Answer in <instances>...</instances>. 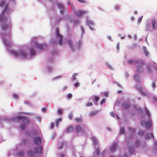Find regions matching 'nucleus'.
I'll use <instances>...</instances> for the list:
<instances>
[{
  "instance_id": "nucleus-1",
  "label": "nucleus",
  "mask_w": 157,
  "mask_h": 157,
  "mask_svg": "<svg viewBox=\"0 0 157 157\" xmlns=\"http://www.w3.org/2000/svg\"><path fill=\"white\" fill-rule=\"evenodd\" d=\"M16 118L18 120H23L24 124L22 125L21 126V128L22 130H24L25 128V125L28 124L30 122L29 120L25 119V117H24L19 116L17 117Z\"/></svg>"
},
{
  "instance_id": "nucleus-2",
  "label": "nucleus",
  "mask_w": 157,
  "mask_h": 157,
  "mask_svg": "<svg viewBox=\"0 0 157 157\" xmlns=\"http://www.w3.org/2000/svg\"><path fill=\"white\" fill-rule=\"evenodd\" d=\"M128 62L129 64L131 65H135L137 63H138L140 64L141 65L143 66L145 64V63L143 60L139 59L133 60L131 59L128 61Z\"/></svg>"
},
{
  "instance_id": "nucleus-3",
  "label": "nucleus",
  "mask_w": 157,
  "mask_h": 157,
  "mask_svg": "<svg viewBox=\"0 0 157 157\" xmlns=\"http://www.w3.org/2000/svg\"><path fill=\"white\" fill-rule=\"evenodd\" d=\"M87 13V11L79 10L75 11V14L76 16L80 17Z\"/></svg>"
},
{
  "instance_id": "nucleus-4",
  "label": "nucleus",
  "mask_w": 157,
  "mask_h": 157,
  "mask_svg": "<svg viewBox=\"0 0 157 157\" xmlns=\"http://www.w3.org/2000/svg\"><path fill=\"white\" fill-rule=\"evenodd\" d=\"M34 46L36 48L40 50H42L46 47V46L44 44H40L36 42L35 43Z\"/></svg>"
},
{
  "instance_id": "nucleus-5",
  "label": "nucleus",
  "mask_w": 157,
  "mask_h": 157,
  "mask_svg": "<svg viewBox=\"0 0 157 157\" xmlns=\"http://www.w3.org/2000/svg\"><path fill=\"white\" fill-rule=\"evenodd\" d=\"M34 142L36 145L40 144L42 142L41 139L40 137H36L34 138Z\"/></svg>"
},
{
  "instance_id": "nucleus-6",
  "label": "nucleus",
  "mask_w": 157,
  "mask_h": 157,
  "mask_svg": "<svg viewBox=\"0 0 157 157\" xmlns=\"http://www.w3.org/2000/svg\"><path fill=\"white\" fill-rule=\"evenodd\" d=\"M141 124L143 126H146L147 128H149L151 127V124L150 122H146L145 121H142L141 122Z\"/></svg>"
},
{
  "instance_id": "nucleus-7",
  "label": "nucleus",
  "mask_w": 157,
  "mask_h": 157,
  "mask_svg": "<svg viewBox=\"0 0 157 157\" xmlns=\"http://www.w3.org/2000/svg\"><path fill=\"white\" fill-rule=\"evenodd\" d=\"M139 65L137 66L136 67V70L137 72L139 73H141L144 71V68L143 67V66L144 65H141L140 64Z\"/></svg>"
},
{
  "instance_id": "nucleus-8",
  "label": "nucleus",
  "mask_w": 157,
  "mask_h": 157,
  "mask_svg": "<svg viewBox=\"0 0 157 157\" xmlns=\"http://www.w3.org/2000/svg\"><path fill=\"white\" fill-rule=\"evenodd\" d=\"M56 33L57 38L59 39H63V36L59 33L57 29L56 30Z\"/></svg>"
},
{
  "instance_id": "nucleus-9",
  "label": "nucleus",
  "mask_w": 157,
  "mask_h": 157,
  "mask_svg": "<svg viewBox=\"0 0 157 157\" xmlns=\"http://www.w3.org/2000/svg\"><path fill=\"white\" fill-rule=\"evenodd\" d=\"M123 107L125 109H128L130 108L131 105L129 103H124L122 105Z\"/></svg>"
},
{
  "instance_id": "nucleus-10",
  "label": "nucleus",
  "mask_w": 157,
  "mask_h": 157,
  "mask_svg": "<svg viewBox=\"0 0 157 157\" xmlns=\"http://www.w3.org/2000/svg\"><path fill=\"white\" fill-rule=\"evenodd\" d=\"M10 53H11L12 55L14 56L15 57H17L19 55V53L17 52L14 50L11 51Z\"/></svg>"
},
{
  "instance_id": "nucleus-11",
  "label": "nucleus",
  "mask_w": 157,
  "mask_h": 157,
  "mask_svg": "<svg viewBox=\"0 0 157 157\" xmlns=\"http://www.w3.org/2000/svg\"><path fill=\"white\" fill-rule=\"evenodd\" d=\"M117 146V143H114L112 145L110 148V150L111 151H113L115 150L116 147Z\"/></svg>"
},
{
  "instance_id": "nucleus-12",
  "label": "nucleus",
  "mask_w": 157,
  "mask_h": 157,
  "mask_svg": "<svg viewBox=\"0 0 157 157\" xmlns=\"http://www.w3.org/2000/svg\"><path fill=\"white\" fill-rule=\"evenodd\" d=\"M57 5L60 9H61L60 12V13H63V4L61 3H59L57 4Z\"/></svg>"
},
{
  "instance_id": "nucleus-13",
  "label": "nucleus",
  "mask_w": 157,
  "mask_h": 157,
  "mask_svg": "<svg viewBox=\"0 0 157 157\" xmlns=\"http://www.w3.org/2000/svg\"><path fill=\"white\" fill-rule=\"evenodd\" d=\"M86 24L89 26H90L93 25L94 23L93 21L88 19L86 21Z\"/></svg>"
},
{
  "instance_id": "nucleus-14",
  "label": "nucleus",
  "mask_w": 157,
  "mask_h": 157,
  "mask_svg": "<svg viewBox=\"0 0 157 157\" xmlns=\"http://www.w3.org/2000/svg\"><path fill=\"white\" fill-rule=\"evenodd\" d=\"M76 131L78 132H80L82 130V128L80 125H77L75 128Z\"/></svg>"
},
{
  "instance_id": "nucleus-15",
  "label": "nucleus",
  "mask_w": 157,
  "mask_h": 157,
  "mask_svg": "<svg viewBox=\"0 0 157 157\" xmlns=\"http://www.w3.org/2000/svg\"><path fill=\"white\" fill-rule=\"evenodd\" d=\"M20 55L23 58H25L26 57L27 54L24 52L22 50H21L20 51Z\"/></svg>"
},
{
  "instance_id": "nucleus-16",
  "label": "nucleus",
  "mask_w": 157,
  "mask_h": 157,
  "mask_svg": "<svg viewBox=\"0 0 157 157\" xmlns=\"http://www.w3.org/2000/svg\"><path fill=\"white\" fill-rule=\"evenodd\" d=\"M35 152L37 154H40L42 151V147H40L38 148L35 149Z\"/></svg>"
},
{
  "instance_id": "nucleus-17",
  "label": "nucleus",
  "mask_w": 157,
  "mask_h": 157,
  "mask_svg": "<svg viewBox=\"0 0 157 157\" xmlns=\"http://www.w3.org/2000/svg\"><path fill=\"white\" fill-rule=\"evenodd\" d=\"M74 129V128L70 126L67 129L66 132H67L69 133L72 132Z\"/></svg>"
},
{
  "instance_id": "nucleus-18",
  "label": "nucleus",
  "mask_w": 157,
  "mask_h": 157,
  "mask_svg": "<svg viewBox=\"0 0 157 157\" xmlns=\"http://www.w3.org/2000/svg\"><path fill=\"white\" fill-rule=\"evenodd\" d=\"M91 139L94 144L95 145H97L98 144V141L96 139L94 136H92Z\"/></svg>"
},
{
  "instance_id": "nucleus-19",
  "label": "nucleus",
  "mask_w": 157,
  "mask_h": 157,
  "mask_svg": "<svg viewBox=\"0 0 157 157\" xmlns=\"http://www.w3.org/2000/svg\"><path fill=\"white\" fill-rule=\"evenodd\" d=\"M98 113V112L97 111H94L91 112L90 114V117H93L95 115Z\"/></svg>"
},
{
  "instance_id": "nucleus-20",
  "label": "nucleus",
  "mask_w": 157,
  "mask_h": 157,
  "mask_svg": "<svg viewBox=\"0 0 157 157\" xmlns=\"http://www.w3.org/2000/svg\"><path fill=\"white\" fill-rule=\"evenodd\" d=\"M143 50H144V53L145 54V55L147 56H148L149 53L148 52V51L147 50L146 48L145 47H143Z\"/></svg>"
},
{
  "instance_id": "nucleus-21",
  "label": "nucleus",
  "mask_w": 157,
  "mask_h": 157,
  "mask_svg": "<svg viewBox=\"0 0 157 157\" xmlns=\"http://www.w3.org/2000/svg\"><path fill=\"white\" fill-rule=\"evenodd\" d=\"M61 121L62 119L61 118H59V119L56 120V124L57 127L58 126V125L59 124V122L60 121Z\"/></svg>"
},
{
  "instance_id": "nucleus-22",
  "label": "nucleus",
  "mask_w": 157,
  "mask_h": 157,
  "mask_svg": "<svg viewBox=\"0 0 157 157\" xmlns=\"http://www.w3.org/2000/svg\"><path fill=\"white\" fill-rule=\"evenodd\" d=\"M134 78L138 82L140 81V78L139 76L137 75H135L134 76Z\"/></svg>"
},
{
  "instance_id": "nucleus-23",
  "label": "nucleus",
  "mask_w": 157,
  "mask_h": 157,
  "mask_svg": "<svg viewBox=\"0 0 157 157\" xmlns=\"http://www.w3.org/2000/svg\"><path fill=\"white\" fill-rule=\"evenodd\" d=\"M128 36V38L129 39L133 38L134 39H136L137 38V36L136 35H133L132 36L129 35Z\"/></svg>"
},
{
  "instance_id": "nucleus-24",
  "label": "nucleus",
  "mask_w": 157,
  "mask_h": 157,
  "mask_svg": "<svg viewBox=\"0 0 157 157\" xmlns=\"http://www.w3.org/2000/svg\"><path fill=\"white\" fill-rule=\"evenodd\" d=\"M125 130L124 128L123 127H121V128L120 134H123L124 133Z\"/></svg>"
},
{
  "instance_id": "nucleus-25",
  "label": "nucleus",
  "mask_w": 157,
  "mask_h": 157,
  "mask_svg": "<svg viewBox=\"0 0 157 157\" xmlns=\"http://www.w3.org/2000/svg\"><path fill=\"white\" fill-rule=\"evenodd\" d=\"M140 90V91L141 92V93L144 95H146V93L145 92H143L142 90V87H140L139 88H138Z\"/></svg>"
},
{
  "instance_id": "nucleus-26",
  "label": "nucleus",
  "mask_w": 157,
  "mask_h": 157,
  "mask_svg": "<svg viewBox=\"0 0 157 157\" xmlns=\"http://www.w3.org/2000/svg\"><path fill=\"white\" fill-rule=\"evenodd\" d=\"M75 120L77 122L81 123L82 122V119L81 118H75Z\"/></svg>"
},
{
  "instance_id": "nucleus-27",
  "label": "nucleus",
  "mask_w": 157,
  "mask_h": 157,
  "mask_svg": "<svg viewBox=\"0 0 157 157\" xmlns=\"http://www.w3.org/2000/svg\"><path fill=\"white\" fill-rule=\"evenodd\" d=\"M152 26L153 29H155V20H153L152 21Z\"/></svg>"
},
{
  "instance_id": "nucleus-28",
  "label": "nucleus",
  "mask_w": 157,
  "mask_h": 157,
  "mask_svg": "<svg viewBox=\"0 0 157 157\" xmlns=\"http://www.w3.org/2000/svg\"><path fill=\"white\" fill-rule=\"evenodd\" d=\"M27 154L29 156H33L34 155V152L31 151H28Z\"/></svg>"
},
{
  "instance_id": "nucleus-29",
  "label": "nucleus",
  "mask_w": 157,
  "mask_h": 157,
  "mask_svg": "<svg viewBox=\"0 0 157 157\" xmlns=\"http://www.w3.org/2000/svg\"><path fill=\"white\" fill-rule=\"evenodd\" d=\"M8 27L7 25L4 24L2 26V28L3 29L5 30L7 29Z\"/></svg>"
},
{
  "instance_id": "nucleus-30",
  "label": "nucleus",
  "mask_w": 157,
  "mask_h": 157,
  "mask_svg": "<svg viewBox=\"0 0 157 157\" xmlns=\"http://www.w3.org/2000/svg\"><path fill=\"white\" fill-rule=\"evenodd\" d=\"M30 53L32 56L35 55V52L34 50L33 49H31L30 50Z\"/></svg>"
},
{
  "instance_id": "nucleus-31",
  "label": "nucleus",
  "mask_w": 157,
  "mask_h": 157,
  "mask_svg": "<svg viewBox=\"0 0 157 157\" xmlns=\"http://www.w3.org/2000/svg\"><path fill=\"white\" fill-rule=\"evenodd\" d=\"M3 42L6 46H10V44L7 43V40H4Z\"/></svg>"
},
{
  "instance_id": "nucleus-32",
  "label": "nucleus",
  "mask_w": 157,
  "mask_h": 157,
  "mask_svg": "<svg viewBox=\"0 0 157 157\" xmlns=\"http://www.w3.org/2000/svg\"><path fill=\"white\" fill-rule=\"evenodd\" d=\"M93 105V104L92 102H88L86 104V107H89L92 106Z\"/></svg>"
},
{
  "instance_id": "nucleus-33",
  "label": "nucleus",
  "mask_w": 157,
  "mask_h": 157,
  "mask_svg": "<svg viewBox=\"0 0 157 157\" xmlns=\"http://www.w3.org/2000/svg\"><path fill=\"white\" fill-rule=\"evenodd\" d=\"M77 75V74L76 73H74L72 75L73 76V78H72V80L73 81H74L75 80L76 78L75 77Z\"/></svg>"
},
{
  "instance_id": "nucleus-34",
  "label": "nucleus",
  "mask_w": 157,
  "mask_h": 157,
  "mask_svg": "<svg viewBox=\"0 0 157 157\" xmlns=\"http://www.w3.org/2000/svg\"><path fill=\"white\" fill-rule=\"evenodd\" d=\"M5 3V2L4 1H2L0 3V6L2 7L4 6Z\"/></svg>"
},
{
  "instance_id": "nucleus-35",
  "label": "nucleus",
  "mask_w": 157,
  "mask_h": 157,
  "mask_svg": "<svg viewBox=\"0 0 157 157\" xmlns=\"http://www.w3.org/2000/svg\"><path fill=\"white\" fill-rule=\"evenodd\" d=\"M72 95L71 94H69L67 96V98L68 99H70L72 98Z\"/></svg>"
},
{
  "instance_id": "nucleus-36",
  "label": "nucleus",
  "mask_w": 157,
  "mask_h": 157,
  "mask_svg": "<svg viewBox=\"0 0 157 157\" xmlns=\"http://www.w3.org/2000/svg\"><path fill=\"white\" fill-rule=\"evenodd\" d=\"M144 132L142 131H140L139 132H138V134L139 135L141 136L144 134Z\"/></svg>"
},
{
  "instance_id": "nucleus-37",
  "label": "nucleus",
  "mask_w": 157,
  "mask_h": 157,
  "mask_svg": "<svg viewBox=\"0 0 157 157\" xmlns=\"http://www.w3.org/2000/svg\"><path fill=\"white\" fill-rule=\"evenodd\" d=\"M154 146L155 149L157 150V142L156 141L154 142Z\"/></svg>"
},
{
  "instance_id": "nucleus-38",
  "label": "nucleus",
  "mask_w": 157,
  "mask_h": 157,
  "mask_svg": "<svg viewBox=\"0 0 157 157\" xmlns=\"http://www.w3.org/2000/svg\"><path fill=\"white\" fill-rule=\"evenodd\" d=\"M73 118V115L72 114H70L68 115V118L72 120Z\"/></svg>"
},
{
  "instance_id": "nucleus-39",
  "label": "nucleus",
  "mask_w": 157,
  "mask_h": 157,
  "mask_svg": "<svg viewBox=\"0 0 157 157\" xmlns=\"http://www.w3.org/2000/svg\"><path fill=\"white\" fill-rule=\"evenodd\" d=\"M18 155L19 156H22L23 155V152L22 151H20L18 153Z\"/></svg>"
},
{
  "instance_id": "nucleus-40",
  "label": "nucleus",
  "mask_w": 157,
  "mask_h": 157,
  "mask_svg": "<svg viewBox=\"0 0 157 157\" xmlns=\"http://www.w3.org/2000/svg\"><path fill=\"white\" fill-rule=\"evenodd\" d=\"M58 113L59 114H61L62 113V110L61 109H59L58 110Z\"/></svg>"
},
{
  "instance_id": "nucleus-41",
  "label": "nucleus",
  "mask_w": 157,
  "mask_h": 157,
  "mask_svg": "<svg viewBox=\"0 0 157 157\" xmlns=\"http://www.w3.org/2000/svg\"><path fill=\"white\" fill-rule=\"evenodd\" d=\"M128 129L132 132H134L135 131V129L134 128L130 127L128 128Z\"/></svg>"
},
{
  "instance_id": "nucleus-42",
  "label": "nucleus",
  "mask_w": 157,
  "mask_h": 157,
  "mask_svg": "<svg viewBox=\"0 0 157 157\" xmlns=\"http://www.w3.org/2000/svg\"><path fill=\"white\" fill-rule=\"evenodd\" d=\"M97 153L98 155H99L100 154V150L99 148H97L96 149Z\"/></svg>"
},
{
  "instance_id": "nucleus-43",
  "label": "nucleus",
  "mask_w": 157,
  "mask_h": 157,
  "mask_svg": "<svg viewBox=\"0 0 157 157\" xmlns=\"http://www.w3.org/2000/svg\"><path fill=\"white\" fill-rule=\"evenodd\" d=\"M149 134H147L145 135V138L146 139H148L150 138V136H149Z\"/></svg>"
},
{
  "instance_id": "nucleus-44",
  "label": "nucleus",
  "mask_w": 157,
  "mask_h": 157,
  "mask_svg": "<svg viewBox=\"0 0 157 157\" xmlns=\"http://www.w3.org/2000/svg\"><path fill=\"white\" fill-rule=\"evenodd\" d=\"M80 3H85L86 2V1L85 0H77Z\"/></svg>"
},
{
  "instance_id": "nucleus-45",
  "label": "nucleus",
  "mask_w": 157,
  "mask_h": 157,
  "mask_svg": "<svg viewBox=\"0 0 157 157\" xmlns=\"http://www.w3.org/2000/svg\"><path fill=\"white\" fill-rule=\"evenodd\" d=\"M13 97L14 98L16 99H17L18 98V96L17 94H14L13 95Z\"/></svg>"
},
{
  "instance_id": "nucleus-46",
  "label": "nucleus",
  "mask_w": 157,
  "mask_h": 157,
  "mask_svg": "<svg viewBox=\"0 0 157 157\" xmlns=\"http://www.w3.org/2000/svg\"><path fill=\"white\" fill-rule=\"evenodd\" d=\"M105 102V99H103L100 102V104L101 105H102L103 103Z\"/></svg>"
},
{
  "instance_id": "nucleus-47",
  "label": "nucleus",
  "mask_w": 157,
  "mask_h": 157,
  "mask_svg": "<svg viewBox=\"0 0 157 157\" xmlns=\"http://www.w3.org/2000/svg\"><path fill=\"white\" fill-rule=\"evenodd\" d=\"M68 43H69V45L71 47V48L72 50H73V49L72 47V43H71V41L70 40L69 41Z\"/></svg>"
},
{
  "instance_id": "nucleus-48",
  "label": "nucleus",
  "mask_w": 157,
  "mask_h": 157,
  "mask_svg": "<svg viewBox=\"0 0 157 157\" xmlns=\"http://www.w3.org/2000/svg\"><path fill=\"white\" fill-rule=\"evenodd\" d=\"M74 23L75 24H78L79 23V21L78 20H75L74 21Z\"/></svg>"
},
{
  "instance_id": "nucleus-49",
  "label": "nucleus",
  "mask_w": 157,
  "mask_h": 157,
  "mask_svg": "<svg viewBox=\"0 0 157 157\" xmlns=\"http://www.w3.org/2000/svg\"><path fill=\"white\" fill-rule=\"evenodd\" d=\"M94 99L96 101H98L99 100V97L97 96L95 97Z\"/></svg>"
},
{
  "instance_id": "nucleus-50",
  "label": "nucleus",
  "mask_w": 157,
  "mask_h": 157,
  "mask_svg": "<svg viewBox=\"0 0 157 157\" xmlns=\"http://www.w3.org/2000/svg\"><path fill=\"white\" fill-rule=\"evenodd\" d=\"M110 114L111 116H112V117H115V115H114V113L113 112H111L110 113Z\"/></svg>"
},
{
  "instance_id": "nucleus-51",
  "label": "nucleus",
  "mask_w": 157,
  "mask_h": 157,
  "mask_svg": "<svg viewBox=\"0 0 157 157\" xmlns=\"http://www.w3.org/2000/svg\"><path fill=\"white\" fill-rule=\"evenodd\" d=\"M152 86L153 88H155L156 86V84L154 82H153L152 84Z\"/></svg>"
},
{
  "instance_id": "nucleus-52",
  "label": "nucleus",
  "mask_w": 157,
  "mask_h": 157,
  "mask_svg": "<svg viewBox=\"0 0 157 157\" xmlns=\"http://www.w3.org/2000/svg\"><path fill=\"white\" fill-rule=\"evenodd\" d=\"M54 123H51V128H52V129L53 128H54Z\"/></svg>"
},
{
  "instance_id": "nucleus-53",
  "label": "nucleus",
  "mask_w": 157,
  "mask_h": 157,
  "mask_svg": "<svg viewBox=\"0 0 157 157\" xmlns=\"http://www.w3.org/2000/svg\"><path fill=\"white\" fill-rule=\"evenodd\" d=\"M4 20H5V21H6V18H2V17H1L0 19V21L1 22H2Z\"/></svg>"
},
{
  "instance_id": "nucleus-54",
  "label": "nucleus",
  "mask_w": 157,
  "mask_h": 157,
  "mask_svg": "<svg viewBox=\"0 0 157 157\" xmlns=\"http://www.w3.org/2000/svg\"><path fill=\"white\" fill-rule=\"evenodd\" d=\"M79 85V84L78 82L76 83L75 84V87H78Z\"/></svg>"
},
{
  "instance_id": "nucleus-55",
  "label": "nucleus",
  "mask_w": 157,
  "mask_h": 157,
  "mask_svg": "<svg viewBox=\"0 0 157 157\" xmlns=\"http://www.w3.org/2000/svg\"><path fill=\"white\" fill-rule=\"evenodd\" d=\"M136 145L137 146H138V145L139 144V141L138 140L136 141Z\"/></svg>"
},
{
  "instance_id": "nucleus-56",
  "label": "nucleus",
  "mask_w": 157,
  "mask_h": 157,
  "mask_svg": "<svg viewBox=\"0 0 157 157\" xmlns=\"http://www.w3.org/2000/svg\"><path fill=\"white\" fill-rule=\"evenodd\" d=\"M81 27L82 33H84L85 32V31L83 27L82 26H81Z\"/></svg>"
},
{
  "instance_id": "nucleus-57",
  "label": "nucleus",
  "mask_w": 157,
  "mask_h": 157,
  "mask_svg": "<svg viewBox=\"0 0 157 157\" xmlns=\"http://www.w3.org/2000/svg\"><path fill=\"white\" fill-rule=\"evenodd\" d=\"M142 17H140L138 19V21L139 22H140V21H141L142 20Z\"/></svg>"
},
{
  "instance_id": "nucleus-58",
  "label": "nucleus",
  "mask_w": 157,
  "mask_h": 157,
  "mask_svg": "<svg viewBox=\"0 0 157 157\" xmlns=\"http://www.w3.org/2000/svg\"><path fill=\"white\" fill-rule=\"evenodd\" d=\"M129 150L130 152L132 154L133 153V149H131L130 148L129 149Z\"/></svg>"
},
{
  "instance_id": "nucleus-59",
  "label": "nucleus",
  "mask_w": 157,
  "mask_h": 157,
  "mask_svg": "<svg viewBox=\"0 0 157 157\" xmlns=\"http://www.w3.org/2000/svg\"><path fill=\"white\" fill-rule=\"evenodd\" d=\"M42 110L44 112H45L46 111V109L45 108H43L42 109Z\"/></svg>"
},
{
  "instance_id": "nucleus-60",
  "label": "nucleus",
  "mask_w": 157,
  "mask_h": 157,
  "mask_svg": "<svg viewBox=\"0 0 157 157\" xmlns=\"http://www.w3.org/2000/svg\"><path fill=\"white\" fill-rule=\"evenodd\" d=\"M115 9L117 10H118L119 9V7L118 6H115Z\"/></svg>"
},
{
  "instance_id": "nucleus-61",
  "label": "nucleus",
  "mask_w": 157,
  "mask_h": 157,
  "mask_svg": "<svg viewBox=\"0 0 157 157\" xmlns=\"http://www.w3.org/2000/svg\"><path fill=\"white\" fill-rule=\"evenodd\" d=\"M104 95L106 97H107L108 96V93L107 92H105L104 94Z\"/></svg>"
},
{
  "instance_id": "nucleus-62",
  "label": "nucleus",
  "mask_w": 157,
  "mask_h": 157,
  "mask_svg": "<svg viewBox=\"0 0 157 157\" xmlns=\"http://www.w3.org/2000/svg\"><path fill=\"white\" fill-rule=\"evenodd\" d=\"M62 40H59V43L60 45L62 44Z\"/></svg>"
},
{
  "instance_id": "nucleus-63",
  "label": "nucleus",
  "mask_w": 157,
  "mask_h": 157,
  "mask_svg": "<svg viewBox=\"0 0 157 157\" xmlns=\"http://www.w3.org/2000/svg\"><path fill=\"white\" fill-rule=\"evenodd\" d=\"M119 43H118L117 44V50H119Z\"/></svg>"
},
{
  "instance_id": "nucleus-64",
  "label": "nucleus",
  "mask_w": 157,
  "mask_h": 157,
  "mask_svg": "<svg viewBox=\"0 0 157 157\" xmlns=\"http://www.w3.org/2000/svg\"><path fill=\"white\" fill-rule=\"evenodd\" d=\"M111 37L110 36H109L107 37V39H111Z\"/></svg>"
}]
</instances>
